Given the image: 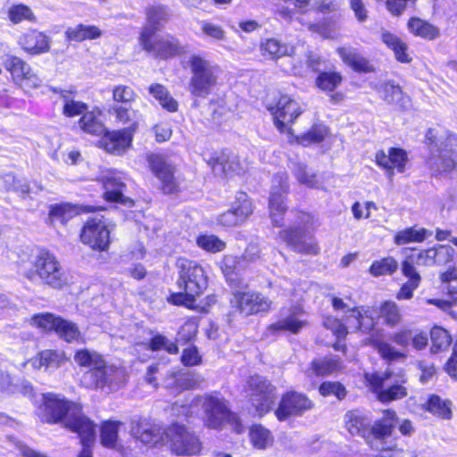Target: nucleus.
<instances>
[{
  "label": "nucleus",
  "instance_id": "30",
  "mask_svg": "<svg viewBox=\"0 0 457 457\" xmlns=\"http://www.w3.org/2000/svg\"><path fill=\"white\" fill-rule=\"evenodd\" d=\"M65 361L66 357L62 351L46 349L31 358L28 364L36 370L44 368L46 370H51L59 368Z\"/></svg>",
  "mask_w": 457,
  "mask_h": 457
},
{
  "label": "nucleus",
  "instance_id": "25",
  "mask_svg": "<svg viewBox=\"0 0 457 457\" xmlns=\"http://www.w3.org/2000/svg\"><path fill=\"white\" fill-rule=\"evenodd\" d=\"M279 238L295 251L303 253L315 254L318 253L316 242L307 237L298 228L285 229L279 232Z\"/></svg>",
  "mask_w": 457,
  "mask_h": 457
},
{
  "label": "nucleus",
  "instance_id": "20",
  "mask_svg": "<svg viewBox=\"0 0 457 457\" xmlns=\"http://www.w3.org/2000/svg\"><path fill=\"white\" fill-rule=\"evenodd\" d=\"M312 407L313 403L306 395L291 392L282 397L275 414L279 420H286L290 416L302 415Z\"/></svg>",
  "mask_w": 457,
  "mask_h": 457
},
{
  "label": "nucleus",
  "instance_id": "16",
  "mask_svg": "<svg viewBox=\"0 0 457 457\" xmlns=\"http://www.w3.org/2000/svg\"><path fill=\"white\" fill-rule=\"evenodd\" d=\"M131 436L144 445L155 446L163 445L166 440V428L155 421L147 419L134 420L130 426Z\"/></svg>",
  "mask_w": 457,
  "mask_h": 457
},
{
  "label": "nucleus",
  "instance_id": "39",
  "mask_svg": "<svg viewBox=\"0 0 457 457\" xmlns=\"http://www.w3.org/2000/svg\"><path fill=\"white\" fill-rule=\"evenodd\" d=\"M382 40L389 48L394 51L395 58L399 62H411V58L407 52V45L403 40L389 32L382 33Z\"/></svg>",
  "mask_w": 457,
  "mask_h": 457
},
{
  "label": "nucleus",
  "instance_id": "43",
  "mask_svg": "<svg viewBox=\"0 0 457 457\" xmlns=\"http://www.w3.org/2000/svg\"><path fill=\"white\" fill-rule=\"evenodd\" d=\"M351 317L355 320V328L361 332H370L374 327L370 311L365 307H353L350 310Z\"/></svg>",
  "mask_w": 457,
  "mask_h": 457
},
{
  "label": "nucleus",
  "instance_id": "56",
  "mask_svg": "<svg viewBox=\"0 0 457 457\" xmlns=\"http://www.w3.org/2000/svg\"><path fill=\"white\" fill-rule=\"evenodd\" d=\"M196 244L201 249L212 253L221 252L226 247V243L215 235H201Z\"/></svg>",
  "mask_w": 457,
  "mask_h": 457
},
{
  "label": "nucleus",
  "instance_id": "44",
  "mask_svg": "<svg viewBox=\"0 0 457 457\" xmlns=\"http://www.w3.org/2000/svg\"><path fill=\"white\" fill-rule=\"evenodd\" d=\"M411 33L427 39H433L438 36V29L433 25L418 18H412L408 22Z\"/></svg>",
  "mask_w": 457,
  "mask_h": 457
},
{
  "label": "nucleus",
  "instance_id": "28",
  "mask_svg": "<svg viewBox=\"0 0 457 457\" xmlns=\"http://www.w3.org/2000/svg\"><path fill=\"white\" fill-rule=\"evenodd\" d=\"M50 43L49 37L36 29L26 32L20 38L21 47L30 54H41L48 52Z\"/></svg>",
  "mask_w": 457,
  "mask_h": 457
},
{
  "label": "nucleus",
  "instance_id": "23",
  "mask_svg": "<svg viewBox=\"0 0 457 457\" xmlns=\"http://www.w3.org/2000/svg\"><path fill=\"white\" fill-rule=\"evenodd\" d=\"M376 163L383 168L390 179L394 176V169L398 172L405 170V165L408 162L405 151L399 148H390L388 154L384 151H378L375 155Z\"/></svg>",
  "mask_w": 457,
  "mask_h": 457
},
{
  "label": "nucleus",
  "instance_id": "32",
  "mask_svg": "<svg viewBox=\"0 0 457 457\" xmlns=\"http://www.w3.org/2000/svg\"><path fill=\"white\" fill-rule=\"evenodd\" d=\"M202 378L197 374L192 373H172L165 380V386L172 393H179L183 390H188L198 387L202 383Z\"/></svg>",
  "mask_w": 457,
  "mask_h": 457
},
{
  "label": "nucleus",
  "instance_id": "19",
  "mask_svg": "<svg viewBox=\"0 0 457 457\" xmlns=\"http://www.w3.org/2000/svg\"><path fill=\"white\" fill-rule=\"evenodd\" d=\"M5 69L11 72L13 79L24 89L38 87L42 80L31 71L29 65L22 59L9 56L4 62Z\"/></svg>",
  "mask_w": 457,
  "mask_h": 457
},
{
  "label": "nucleus",
  "instance_id": "12",
  "mask_svg": "<svg viewBox=\"0 0 457 457\" xmlns=\"http://www.w3.org/2000/svg\"><path fill=\"white\" fill-rule=\"evenodd\" d=\"M367 378L374 386L381 402L399 400L407 395V388L403 386L407 380L403 374L393 378L391 373L386 372L384 377L374 375Z\"/></svg>",
  "mask_w": 457,
  "mask_h": 457
},
{
  "label": "nucleus",
  "instance_id": "49",
  "mask_svg": "<svg viewBox=\"0 0 457 457\" xmlns=\"http://www.w3.org/2000/svg\"><path fill=\"white\" fill-rule=\"evenodd\" d=\"M121 425L119 421H106L101 428V443L108 448H114L118 439L119 428Z\"/></svg>",
  "mask_w": 457,
  "mask_h": 457
},
{
  "label": "nucleus",
  "instance_id": "41",
  "mask_svg": "<svg viewBox=\"0 0 457 457\" xmlns=\"http://www.w3.org/2000/svg\"><path fill=\"white\" fill-rule=\"evenodd\" d=\"M104 357L96 351L88 349L78 350L74 354V361L82 368H87L88 370L96 369L101 365Z\"/></svg>",
  "mask_w": 457,
  "mask_h": 457
},
{
  "label": "nucleus",
  "instance_id": "24",
  "mask_svg": "<svg viewBox=\"0 0 457 457\" xmlns=\"http://www.w3.org/2000/svg\"><path fill=\"white\" fill-rule=\"evenodd\" d=\"M260 258V249L255 244H249L243 255L237 259L232 255H226L222 262V270L227 277L237 274L245 270L248 263L255 262Z\"/></svg>",
  "mask_w": 457,
  "mask_h": 457
},
{
  "label": "nucleus",
  "instance_id": "40",
  "mask_svg": "<svg viewBox=\"0 0 457 457\" xmlns=\"http://www.w3.org/2000/svg\"><path fill=\"white\" fill-rule=\"evenodd\" d=\"M168 11L163 6H152L147 9L146 12V23L143 27L141 32L147 30H153V36L160 29V25L162 21L168 19Z\"/></svg>",
  "mask_w": 457,
  "mask_h": 457
},
{
  "label": "nucleus",
  "instance_id": "6",
  "mask_svg": "<svg viewBox=\"0 0 457 457\" xmlns=\"http://www.w3.org/2000/svg\"><path fill=\"white\" fill-rule=\"evenodd\" d=\"M127 378L124 367L107 363L104 359L96 369L83 375L82 383L88 388L118 390L126 383Z\"/></svg>",
  "mask_w": 457,
  "mask_h": 457
},
{
  "label": "nucleus",
  "instance_id": "42",
  "mask_svg": "<svg viewBox=\"0 0 457 457\" xmlns=\"http://www.w3.org/2000/svg\"><path fill=\"white\" fill-rule=\"evenodd\" d=\"M372 345L378 352L380 356L387 361L391 362L406 359V354L403 352L397 350L388 342L380 339H372Z\"/></svg>",
  "mask_w": 457,
  "mask_h": 457
},
{
  "label": "nucleus",
  "instance_id": "38",
  "mask_svg": "<svg viewBox=\"0 0 457 457\" xmlns=\"http://www.w3.org/2000/svg\"><path fill=\"white\" fill-rule=\"evenodd\" d=\"M149 94L167 111L174 112L178 110V102L170 96L164 86L157 83L152 84L149 87Z\"/></svg>",
  "mask_w": 457,
  "mask_h": 457
},
{
  "label": "nucleus",
  "instance_id": "33",
  "mask_svg": "<svg viewBox=\"0 0 457 457\" xmlns=\"http://www.w3.org/2000/svg\"><path fill=\"white\" fill-rule=\"evenodd\" d=\"M262 55L265 58L275 60L286 55L295 54L294 46L281 43L275 38L266 39L260 46Z\"/></svg>",
  "mask_w": 457,
  "mask_h": 457
},
{
  "label": "nucleus",
  "instance_id": "59",
  "mask_svg": "<svg viewBox=\"0 0 457 457\" xmlns=\"http://www.w3.org/2000/svg\"><path fill=\"white\" fill-rule=\"evenodd\" d=\"M342 77L338 72H322L316 79L317 87L322 91L331 92L341 83Z\"/></svg>",
  "mask_w": 457,
  "mask_h": 457
},
{
  "label": "nucleus",
  "instance_id": "52",
  "mask_svg": "<svg viewBox=\"0 0 457 457\" xmlns=\"http://www.w3.org/2000/svg\"><path fill=\"white\" fill-rule=\"evenodd\" d=\"M328 131L326 126L322 124H316L312 129L301 137H295V139L300 145L304 146L309 145L312 143H320L325 139Z\"/></svg>",
  "mask_w": 457,
  "mask_h": 457
},
{
  "label": "nucleus",
  "instance_id": "9",
  "mask_svg": "<svg viewBox=\"0 0 457 457\" xmlns=\"http://www.w3.org/2000/svg\"><path fill=\"white\" fill-rule=\"evenodd\" d=\"M195 403L202 407L204 422L211 428H220L232 416L227 400L216 392L197 396Z\"/></svg>",
  "mask_w": 457,
  "mask_h": 457
},
{
  "label": "nucleus",
  "instance_id": "53",
  "mask_svg": "<svg viewBox=\"0 0 457 457\" xmlns=\"http://www.w3.org/2000/svg\"><path fill=\"white\" fill-rule=\"evenodd\" d=\"M79 124L80 129L88 134L99 136L104 132L103 123L93 112H85L83 116L80 118Z\"/></svg>",
  "mask_w": 457,
  "mask_h": 457
},
{
  "label": "nucleus",
  "instance_id": "61",
  "mask_svg": "<svg viewBox=\"0 0 457 457\" xmlns=\"http://www.w3.org/2000/svg\"><path fill=\"white\" fill-rule=\"evenodd\" d=\"M60 317H56L52 313L46 312L32 316L30 324L45 331H55L56 326H58L57 321H60Z\"/></svg>",
  "mask_w": 457,
  "mask_h": 457
},
{
  "label": "nucleus",
  "instance_id": "48",
  "mask_svg": "<svg viewBox=\"0 0 457 457\" xmlns=\"http://www.w3.org/2000/svg\"><path fill=\"white\" fill-rule=\"evenodd\" d=\"M57 325L55 332L65 341L71 343L82 340V336L76 324L61 318L60 321H57Z\"/></svg>",
  "mask_w": 457,
  "mask_h": 457
},
{
  "label": "nucleus",
  "instance_id": "2",
  "mask_svg": "<svg viewBox=\"0 0 457 457\" xmlns=\"http://www.w3.org/2000/svg\"><path fill=\"white\" fill-rule=\"evenodd\" d=\"M177 285L180 292L172 294L170 301L174 304L191 305L207 288L208 278L203 266L194 261L179 259Z\"/></svg>",
  "mask_w": 457,
  "mask_h": 457
},
{
  "label": "nucleus",
  "instance_id": "11",
  "mask_svg": "<svg viewBox=\"0 0 457 457\" xmlns=\"http://www.w3.org/2000/svg\"><path fill=\"white\" fill-rule=\"evenodd\" d=\"M247 396L259 416L267 413L275 403V387L264 378L253 376L249 378Z\"/></svg>",
  "mask_w": 457,
  "mask_h": 457
},
{
  "label": "nucleus",
  "instance_id": "27",
  "mask_svg": "<svg viewBox=\"0 0 457 457\" xmlns=\"http://www.w3.org/2000/svg\"><path fill=\"white\" fill-rule=\"evenodd\" d=\"M453 249L448 246L439 245L427 250L411 253L416 265L431 266L433 264H441L447 262L452 257Z\"/></svg>",
  "mask_w": 457,
  "mask_h": 457
},
{
  "label": "nucleus",
  "instance_id": "50",
  "mask_svg": "<svg viewBox=\"0 0 457 457\" xmlns=\"http://www.w3.org/2000/svg\"><path fill=\"white\" fill-rule=\"evenodd\" d=\"M427 237V230L425 228L416 229L409 228L399 231L395 237V243L398 245L409 243H420Z\"/></svg>",
  "mask_w": 457,
  "mask_h": 457
},
{
  "label": "nucleus",
  "instance_id": "62",
  "mask_svg": "<svg viewBox=\"0 0 457 457\" xmlns=\"http://www.w3.org/2000/svg\"><path fill=\"white\" fill-rule=\"evenodd\" d=\"M73 214L74 211L68 204L54 205L49 212V223L54 225L55 221H60L64 224L72 218Z\"/></svg>",
  "mask_w": 457,
  "mask_h": 457
},
{
  "label": "nucleus",
  "instance_id": "17",
  "mask_svg": "<svg viewBox=\"0 0 457 457\" xmlns=\"http://www.w3.org/2000/svg\"><path fill=\"white\" fill-rule=\"evenodd\" d=\"M303 112L300 104L288 96H282L272 112L274 124L282 133L292 135L291 124Z\"/></svg>",
  "mask_w": 457,
  "mask_h": 457
},
{
  "label": "nucleus",
  "instance_id": "35",
  "mask_svg": "<svg viewBox=\"0 0 457 457\" xmlns=\"http://www.w3.org/2000/svg\"><path fill=\"white\" fill-rule=\"evenodd\" d=\"M60 98L62 104V114L66 117H75L84 114L87 110V105L74 99V92L71 90H60Z\"/></svg>",
  "mask_w": 457,
  "mask_h": 457
},
{
  "label": "nucleus",
  "instance_id": "60",
  "mask_svg": "<svg viewBox=\"0 0 457 457\" xmlns=\"http://www.w3.org/2000/svg\"><path fill=\"white\" fill-rule=\"evenodd\" d=\"M112 100L125 105L130 104L137 96L135 90L127 85H117L112 89Z\"/></svg>",
  "mask_w": 457,
  "mask_h": 457
},
{
  "label": "nucleus",
  "instance_id": "18",
  "mask_svg": "<svg viewBox=\"0 0 457 457\" xmlns=\"http://www.w3.org/2000/svg\"><path fill=\"white\" fill-rule=\"evenodd\" d=\"M345 428L352 436H361L366 444L375 451H392L393 447L378 445L374 440H370L369 430L371 420L358 411H348L345 416Z\"/></svg>",
  "mask_w": 457,
  "mask_h": 457
},
{
  "label": "nucleus",
  "instance_id": "55",
  "mask_svg": "<svg viewBox=\"0 0 457 457\" xmlns=\"http://www.w3.org/2000/svg\"><path fill=\"white\" fill-rule=\"evenodd\" d=\"M112 112L114 114L116 120L122 125H129V127L136 126L137 112L132 109L130 104L115 105L112 108Z\"/></svg>",
  "mask_w": 457,
  "mask_h": 457
},
{
  "label": "nucleus",
  "instance_id": "4",
  "mask_svg": "<svg viewBox=\"0 0 457 457\" xmlns=\"http://www.w3.org/2000/svg\"><path fill=\"white\" fill-rule=\"evenodd\" d=\"M457 137L440 129H429L426 134V143L430 154L427 163L433 173L446 172L453 170L456 161L453 156L452 145Z\"/></svg>",
  "mask_w": 457,
  "mask_h": 457
},
{
  "label": "nucleus",
  "instance_id": "1",
  "mask_svg": "<svg viewBox=\"0 0 457 457\" xmlns=\"http://www.w3.org/2000/svg\"><path fill=\"white\" fill-rule=\"evenodd\" d=\"M44 419L48 423L62 422L65 428L79 434L83 441L92 437L94 423L83 413L81 407L53 393L44 395Z\"/></svg>",
  "mask_w": 457,
  "mask_h": 457
},
{
  "label": "nucleus",
  "instance_id": "15",
  "mask_svg": "<svg viewBox=\"0 0 457 457\" xmlns=\"http://www.w3.org/2000/svg\"><path fill=\"white\" fill-rule=\"evenodd\" d=\"M232 307L243 316L269 312L272 302L258 292H237L231 299Z\"/></svg>",
  "mask_w": 457,
  "mask_h": 457
},
{
  "label": "nucleus",
  "instance_id": "5",
  "mask_svg": "<svg viewBox=\"0 0 457 457\" xmlns=\"http://www.w3.org/2000/svg\"><path fill=\"white\" fill-rule=\"evenodd\" d=\"M34 270L29 271L26 277L33 280L38 277L43 282L54 288H61L67 284L68 278L61 263L54 253L41 250L35 256Z\"/></svg>",
  "mask_w": 457,
  "mask_h": 457
},
{
  "label": "nucleus",
  "instance_id": "10",
  "mask_svg": "<svg viewBox=\"0 0 457 457\" xmlns=\"http://www.w3.org/2000/svg\"><path fill=\"white\" fill-rule=\"evenodd\" d=\"M288 193V177L285 172L277 173L272 179L269 198V211L274 226L281 227L287 211L286 198Z\"/></svg>",
  "mask_w": 457,
  "mask_h": 457
},
{
  "label": "nucleus",
  "instance_id": "57",
  "mask_svg": "<svg viewBox=\"0 0 457 457\" xmlns=\"http://www.w3.org/2000/svg\"><path fill=\"white\" fill-rule=\"evenodd\" d=\"M432 351L436 353L446 349L451 344V336L441 327H434L430 332Z\"/></svg>",
  "mask_w": 457,
  "mask_h": 457
},
{
  "label": "nucleus",
  "instance_id": "34",
  "mask_svg": "<svg viewBox=\"0 0 457 457\" xmlns=\"http://www.w3.org/2000/svg\"><path fill=\"white\" fill-rule=\"evenodd\" d=\"M101 35V29L94 25L79 24L75 27H70L65 31L67 40L76 42L96 39L100 37Z\"/></svg>",
  "mask_w": 457,
  "mask_h": 457
},
{
  "label": "nucleus",
  "instance_id": "13",
  "mask_svg": "<svg viewBox=\"0 0 457 457\" xmlns=\"http://www.w3.org/2000/svg\"><path fill=\"white\" fill-rule=\"evenodd\" d=\"M80 238L92 249L106 250L110 244V229L104 217L89 219L83 226Z\"/></svg>",
  "mask_w": 457,
  "mask_h": 457
},
{
  "label": "nucleus",
  "instance_id": "51",
  "mask_svg": "<svg viewBox=\"0 0 457 457\" xmlns=\"http://www.w3.org/2000/svg\"><path fill=\"white\" fill-rule=\"evenodd\" d=\"M213 173L218 177H227L232 172L233 162L224 154H215L208 161Z\"/></svg>",
  "mask_w": 457,
  "mask_h": 457
},
{
  "label": "nucleus",
  "instance_id": "8",
  "mask_svg": "<svg viewBox=\"0 0 457 457\" xmlns=\"http://www.w3.org/2000/svg\"><path fill=\"white\" fill-rule=\"evenodd\" d=\"M165 443L179 456H193L201 452L198 436L186 426L174 422L166 428Z\"/></svg>",
  "mask_w": 457,
  "mask_h": 457
},
{
  "label": "nucleus",
  "instance_id": "45",
  "mask_svg": "<svg viewBox=\"0 0 457 457\" xmlns=\"http://www.w3.org/2000/svg\"><path fill=\"white\" fill-rule=\"evenodd\" d=\"M230 210L235 213L236 217L238 218L240 222L245 220L253 212L252 203L248 195L244 192H238Z\"/></svg>",
  "mask_w": 457,
  "mask_h": 457
},
{
  "label": "nucleus",
  "instance_id": "36",
  "mask_svg": "<svg viewBox=\"0 0 457 457\" xmlns=\"http://www.w3.org/2000/svg\"><path fill=\"white\" fill-rule=\"evenodd\" d=\"M425 410L443 420H449L453 417L451 401L444 400L436 395L429 396L425 404Z\"/></svg>",
  "mask_w": 457,
  "mask_h": 457
},
{
  "label": "nucleus",
  "instance_id": "37",
  "mask_svg": "<svg viewBox=\"0 0 457 457\" xmlns=\"http://www.w3.org/2000/svg\"><path fill=\"white\" fill-rule=\"evenodd\" d=\"M376 89L380 97L388 104H405L408 102L400 86L394 82H383L377 86Z\"/></svg>",
  "mask_w": 457,
  "mask_h": 457
},
{
  "label": "nucleus",
  "instance_id": "31",
  "mask_svg": "<svg viewBox=\"0 0 457 457\" xmlns=\"http://www.w3.org/2000/svg\"><path fill=\"white\" fill-rule=\"evenodd\" d=\"M340 58L347 66L358 72H370L373 71L372 65L364 58L356 48L351 46H342L337 49Z\"/></svg>",
  "mask_w": 457,
  "mask_h": 457
},
{
  "label": "nucleus",
  "instance_id": "26",
  "mask_svg": "<svg viewBox=\"0 0 457 457\" xmlns=\"http://www.w3.org/2000/svg\"><path fill=\"white\" fill-rule=\"evenodd\" d=\"M131 140V133L127 129H123L104 134L101 144L106 152L122 154L129 147Z\"/></svg>",
  "mask_w": 457,
  "mask_h": 457
},
{
  "label": "nucleus",
  "instance_id": "3",
  "mask_svg": "<svg viewBox=\"0 0 457 457\" xmlns=\"http://www.w3.org/2000/svg\"><path fill=\"white\" fill-rule=\"evenodd\" d=\"M186 64L191 73L188 92L194 97H207L218 85L220 67L201 53L189 54Z\"/></svg>",
  "mask_w": 457,
  "mask_h": 457
},
{
  "label": "nucleus",
  "instance_id": "46",
  "mask_svg": "<svg viewBox=\"0 0 457 457\" xmlns=\"http://www.w3.org/2000/svg\"><path fill=\"white\" fill-rule=\"evenodd\" d=\"M292 172L300 184L305 185L309 187H317L319 185V179L317 174L308 170L307 166L302 162H295L293 164Z\"/></svg>",
  "mask_w": 457,
  "mask_h": 457
},
{
  "label": "nucleus",
  "instance_id": "22",
  "mask_svg": "<svg viewBox=\"0 0 457 457\" xmlns=\"http://www.w3.org/2000/svg\"><path fill=\"white\" fill-rule=\"evenodd\" d=\"M396 420V412L392 410H385L383 417L376 420L373 424L370 423L369 436L370 440H374L378 445L391 446L392 450L395 449V445H387L386 438L392 435Z\"/></svg>",
  "mask_w": 457,
  "mask_h": 457
},
{
  "label": "nucleus",
  "instance_id": "7",
  "mask_svg": "<svg viewBox=\"0 0 457 457\" xmlns=\"http://www.w3.org/2000/svg\"><path fill=\"white\" fill-rule=\"evenodd\" d=\"M139 43L142 48L154 57L168 59L189 53V46L183 45L179 40L170 35L154 38L153 30L140 33Z\"/></svg>",
  "mask_w": 457,
  "mask_h": 457
},
{
  "label": "nucleus",
  "instance_id": "63",
  "mask_svg": "<svg viewBox=\"0 0 457 457\" xmlns=\"http://www.w3.org/2000/svg\"><path fill=\"white\" fill-rule=\"evenodd\" d=\"M380 315L390 326H395L401 320L400 312L394 302H385L380 307Z\"/></svg>",
  "mask_w": 457,
  "mask_h": 457
},
{
  "label": "nucleus",
  "instance_id": "58",
  "mask_svg": "<svg viewBox=\"0 0 457 457\" xmlns=\"http://www.w3.org/2000/svg\"><path fill=\"white\" fill-rule=\"evenodd\" d=\"M250 436L253 445L260 449H264L272 444L270 432L261 425L253 426Z\"/></svg>",
  "mask_w": 457,
  "mask_h": 457
},
{
  "label": "nucleus",
  "instance_id": "64",
  "mask_svg": "<svg viewBox=\"0 0 457 457\" xmlns=\"http://www.w3.org/2000/svg\"><path fill=\"white\" fill-rule=\"evenodd\" d=\"M10 20L13 23H19L22 21H32L34 20V15L32 11L24 4H17L13 5L10 8L8 12Z\"/></svg>",
  "mask_w": 457,
  "mask_h": 457
},
{
  "label": "nucleus",
  "instance_id": "14",
  "mask_svg": "<svg viewBox=\"0 0 457 457\" xmlns=\"http://www.w3.org/2000/svg\"><path fill=\"white\" fill-rule=\"evenodd\" d=\"M306 326L303 309L300 305H292L280 310L278 320L270 324L267 331L271 334H298Z\"/></svg>",
  "mask_w": 457,
  "mask_h": 457
},
{
  "label": "nucleus",
  "instance_id": "54",
  "mask_svg": "<svg viewBox=\"0 0 457 457\" xmlns=\"http://www.w3.org/2000/svg\"><path fill=\"white\" fill-rule=\"evenodd\" d=\"M398 268V262L393 257H386L374 262L370 267V272L375 277L382 275H391Z\"/></svg>",
  "mask_w": 457,
  "mask_h": 457
},
{
  "label": "nucleus",
  "instance_id": "47",
  "mask_svg": "<svg viewBox=\"0 0 457 457\" xmlns=\"http://www.w3.org/2000/svg\"><path fill=\"white\" fill-rule=\"evenodd\" d=\"M341 368V363L337 360L324 359L313 361L312 367L308 370V375L325 376L329 375Z\"/></svg>",
  "mask_w": 457,
  "mask_h": 457
},
{
  "label": "nucleus",
  "instance_id": "29",
  "mask_svg": "<svg viewBox=\"0 0 457 457\" xmlns=\"http://www.w3.org/2000/svg\"><path fill=\"white\" fill-rule=\"evenodd\" d=\"M105 189L104 196L107 201L124 202L123 189L126 187L125 177L121 172L110 171L103 177Z\"/></svg>",
  "mask_w": 457,
  "mask_h": 457
},
{
  "label": "nucleus",
  "instance_id": "21",
  "mask_svg": "<svg viewBox=\"0 0 457 457\" xmlns=\"http://www.w3.org/2000/svg\"><path fill=\"white\" fill-rule=\"evenodd\" d=\"M153 173L158 178L165 194L177 191L178 184L174 178V169L159 154H150L147 158Z\"/></svg>",
  "mask_w": 457,
  "mask_h": 457
}]
</instances>
